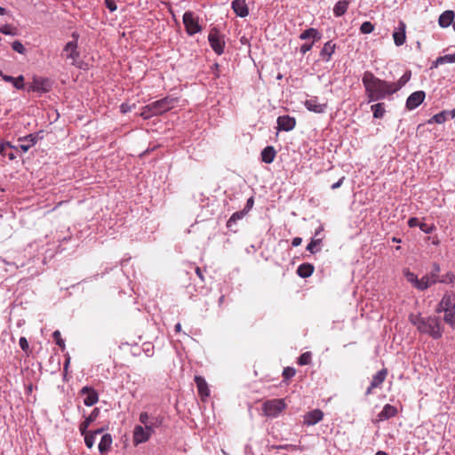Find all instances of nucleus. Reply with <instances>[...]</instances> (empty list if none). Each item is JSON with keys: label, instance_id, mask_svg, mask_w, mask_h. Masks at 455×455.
Here are the masks:
<instances>
[{"label": "nucleus", "instance_id": "obj_1", "mask_svg": "<svg viewBox=\"0 0 455 455\" xmlns=\"http://www.w3.org/2000/svg\"><path fill=\"white\" fill-rule=\"evenodd\" d=\"M362 82L369 102L379 100L395 93L391 83L375 76L371 71L363 73Z\"/></svg>", "mask_w": 455, "mask_h": 455}, {"label": "nucleus", "instance_id": "obj_2", "mask_svg": "<svg viewBox=\"0 0 455 455\" xmlns=\"http://www.w3.org/2000/svg\"><path fill=\"white\" fill-rule=\"evenodd\" d=\"M409 321L423 334H427L435 339L443 336V328L437 316L422 317L420 315L411 314Z\"/></svg>", "mask_w": 455, "mask_h": 455}, {"label": "nucleus", "instance_id": "obj_3", "mask_svg": "<svg viewBox=\"0 0 455 455\" xmlns=\"http://www.w3.org/2000/svg\"><path fill=\"white\" fill-rule=\"evenodd\" d=\"M286 404L283 399H271L263 403L262 410L267 417H277L284 409Z\"/></svg>", "mask_w": 455, "mask_h": 455}, {"label": "nucleus", "instance_id": "obj_4", "mask_svg": "<svg viewBox=\"0 0 455 455\" xmlns=\"http://www.w3.org/2000/svg\"><path fill=\"white\" fill-rule=\"evenodd\" d=\"M208 40L212 49L218 55H221L224 52L225 49V41L224 36L220 32V30L216 28H213L210 30Z\"/></svg>", "mask_w": 455, "mask_h": 455}, {"label": "nucleus", "instance_id": "obj_5", "mask_svg": "<svg viewBox=\"0 0 455 455\" xmlns=\"http://www.w3.org/2000/svg\"><path fill=\"white\" fill-rule=\"evenodd\" d=\"M72 37L74 38V40L67 43L64 46L62 51V56L65 57L67 60H70V63L72 65H75L80 56V53L77 50L78 35L76 33H73Z\"/></svg>", "mask_w": 455, "mask_h": 455}, {"label": "nucleus", "instance_id": "obj_6", "mask_svg": "<svg viewBox=\"0 0 455 455\" xmlns=\"http://www.w3.org/2000/svg\"><path fill=\"white\" fill-rule=\"evenodd\" d=\"M183 23L187 33L193 36L202 31V27L199 25L198 18L194 15L192 12H186L183 15Z\"/></svg>", "mask_w": 455, "mask_h": 455}, {"label": "nucleus", "instance_id": "obj_7", "mask_svg": "<svg viewBox=\"0 0 455 455\" xmlns=\"http://www.w3.org/2000/svg\"><path fill=\"white\" fill-rule=\"evenodd\" d=\"M175 102L176 99L165 97L164 99L150 103L151 108H153V114H156V116H159L171 110L174 107Z\"/></svg>", "mask_w": 455, "mask_h": 455}, {"label": "nucleus", "instance_id": "obj_8", "mask_svg": "<svg viewBox=\"0 0 455 455\" xmlns=\"http://www.w3.org/2000/svg\"><path fill=\"white\" fill-rule=\"evenodd\" d=\"M455 309V294L452 292H445L438 303L435 312L442 313L452 311Z\"/></svg>", "mask_w": 455, "mask_h": 455}, {"label": "nucleus", "instance_id": "obj_9", "mask_svg": "<svg viewBox=\"0 0 455 455\" xmlns=\"http://www.w3.org/2000/svg\"><path fill=\"white\" fill-rule=\"evenodd\" d=\"M394 43L396 46H402L406 42V24L400 20L398 27L393 33Z\"/></svg>", "mask_w": 455, "mask_h": 455}, {"label": "nucleus", "instance_id": "obj_10", "mask_svg": "<svg viewBox=\"0 0 455 455\" xmlns=\"http://www.w3.org/2000/svg\"><path fill=\"white\" fill-rule=\"evenodd\" d=\"M426 93L423 91H417L411 93L406 100V108L412 110L418 108L425 100Z\"/></svg>", "mask_w": 455, "mask_h": 455}, {"label": "nucleus", "instance_id": "obj_11", "mask_svg": "<svg viewBox=\"0 0 455 455\" xmlns=\"http://www.w3.org/2000/svg\"><path fill=\"white\" fill-rule=\"evenodd\" d=\"M387 375V369H382L379 371H378L373 377L372 380L371 382L370 387L366 389V395H369L372 393V390L374 388L379 387L382 383L385 381Z\"/></svg>", "mask_w": 455, "mask_h": 455}, {"label": "nucleus", "instance_id": "obj_12", "mask_svg": "<svg viewBox=\"0 0 455 455\" xmlns=\"http://www.w3.org/2000/svg\"><path fill=\"white\" fill-rule=\"evenodd\" d=\"M323 419V412L319 409H315L304 415V425L314 426Z\"/></svg>", "mask_w": 455, "mask_h": 455}, {"label": "nucleus", "instance_id": "obj_13", "mask_svg": "<svg viewBox=\"0 0 455 455\" xmlns=\"http://www.w3.org/2000/svg\"><path fill=\"white\" fill-rule=\"evenodd\" d=\"M278 129L285 132L291 131L296 125V120L290 116H282L277 118Z\"/></svg>", "mask_w": 455, "mask_h": 455}, {"label": "nucleus", "instance_id": "obj_14", "mask_svg": "<svg viewBox=\"0 0 455 455\" xmlns=\"http://www.w3.org/2000/svg\"><path fill=\"white\" fill-rule=\"evenodd\" d=\"M18 148H20L23 152H28L37 141V136L36 134H29L28 136L20 138L18 140Z\"/></svg>", "mask_w": 455, "mask_h": 455}, {"label": "nucleus", "instance_id": "obj_15", "mask_svg": "<svg viewBox=\"0 0 455 455\" xmlns=\"http://www.w3.org/2000/svg\"><path fill=\"white\" fill-rule=\"evenodd\" d=\"M148 434L146 433V429L140 425H138L133 429L132 442L134 445L146 443L149 440Z\"/></svg>", "mask_w": 455, "mask_h": 455}, {"label": "nucleus", "instance_id": "obj_16", "mask_svg": "<svg viewBox=\"0 0 455 455\" xmlns=\"http://www.w3.org/2000/svg\"><path fill=\"white\" fill-rule=\"evenodd\" d=\"M305 107L315 113H323L327 108L325 103H319L316 97H312L305 101Z\"/></svg>", "mask_w": 455, "mask_h": 455}, {"label": "nucleus", "instance_id": "obj_17", "mask_svg": "<svg viewBox=\"0 0 455 455\" xmlns=\"http://www.w3.org/2000/svg\"><path fill=\"white\" fill-rule=\"evenodd\" d=\"M81 393L83 395H85V397L84 399V403L86 406H92V405L95 404L99 400L98 394L92 387H84L81 390Z\"/></svg>", "mask_w": 455, "mask_h": 455}, {"label": "nucleus", "instance_id": "obj_18", "mask_svg": "<svg viewBox=\"0 0 455 455\" xmlns=\"http://www.w3.org/2000/svg\"><path fill=\"white\" fill-rule=\"evenodd\" d=\"M195 382L196 384L198 394L203 401L205 400L210 395V390L208 387V384L204 378L201 376L195 377Z\"/></svg>", "mask_w": 455, "mask_h": 455}, {"label": "nucleus", "instance_id": "obj_19", "mask_svg": "<svg viewBox=\"0 0 455 455\" xmlns=\"http://www.w3.org/2000/svg\"><path fill=\"white\" fill-rule=\"evenodd\" d=\"M232 9L237 16L242 18L249 14V9L245 0H234L232 2Z\"/></svg>", "mask_w": 455, "mask_h": 455}, {"label": "nucleus", "instance_id": "obj_20", "mask_svg": "<svg viewBox=\"0 0 455 455\" xmlns=\"http://www.w3.org/2000/svg\"><path fill=\"white\" fill-rule=\"evenodd\" d=\"M397 409L391 405V404H386L382 411L378 414V419L377 420L378 421H383V420H387V419H389L397 415Z\"/></svg>", "mask_w": 455, "mask_h": 455}, {"label": "nucleus", "instance_id": "obj_21", "mask_svg": "<svg viewBox=\"0 0 455 455\" xmlns=\"http://www.w3.org/2000/svg\"><path fill=\"white\" fill-rule=\"evenodd\" d=\"M30 88L33 92H45L50 90V82L44 78H34Z\"/></svg>", "mask_w": 455, "mask_h": 455}, {"label": "nucleus", "instance_id": "obj_22", "mask_svg": "<svg viewBox=\"0 0 455 455\" xmlns=\"http://www.w3.org/2000/svg\"><path fill=\"white\" fill-rule=\"evenodd\" d=\"M100 413V411L98 408H94L91 414L80 424L79 426V431L81 434H84L85 431H88V427L90 425L96 420Z\"/></svg>", "mask_w": 455, "mask_h": 455}, {"label": "nucleus", "instance_id": "obj_23", "mask_svg": "<svg viewBox=\"0 0 455 455\" xmlns=\"http://www.w3.org/2000/svg\"><path fill=\"white\" fill-rule=\"evenodd\" d=\"M438 283V277L435 276V274H433L432 272L430 274H427L424 275L420 281L419 285V290L424 291L427 290L431 285Z\"/></svg>", "mask_w": 455, "mask_h": 455}, {"label": "nucleus", "instance_id": "obj_24", "mask_svg": "<svg viewBox=\"0 0 455 455\" xmlns=\"http://www.w3.org/2000/svg\"><path fill=\"white\" fill-rule=\"evenodd\" d=\"M113 439L110 434H105L102 435L99 443V451L101 454L108 453L112 446Z\"/></svg>", "mask_w": 455, "mask_h": 455}, {"label": "nucleus", "instance_id": "obj_25", "mask_svg": "<svg viewBox=\"0 0 455 455\" xmlns=\"http://www.w3.org/2000/svg\"><path fill=\"white\" fill-rule=\"evenodd\" d=\"M455 17V13L453 11H445L443 12L438 19L439 26L442 28L449 27L453 21Z\"/></svg>", "mask_w": 455, "mask_h": 455}, {"label": "nucleus", "instance_id": "obj_26", "mask_svg": "<svg viewBox=\"0 0 455 455\" xmlns=\"http://www.w3.org/2000/svg\"><path fill=\"white\" fill-rule=\"evenodd\" d=\"M336 49V44L331 41H328L324 44L323 49L320 52V55L325 61H329L331 60V55L334 53Z\"/></svg>", "mask_w": 455, "mask_h": 455}, {"label": "nucleus", "instance_id": "obj_27", "mask_svg": "<svg viewBox=\"0 0 455 455\" xmlns=\"http://www.w3.org/2000/svg\"><path fill=\"white\" fill-rule=\"evenodd\" d=\"M276 156L274 147L267 146L261 151V160L266 164H271Z\"/></svg>", "mask_w": 455, "mask_h": 455}, {"label": "nucleus", "instance_id": "obj_28", "mask_svg": "<svg viewBox=\"0 0 455 455\" xmlns=\"http://www.w3.org/2000/svg\"><path fill=\"white\" fill-rule=\"evenodd\" d=\"M17 148L12 147L9 142L0 143V155L7 156L10 160H14L16 156L14 149Z\"/></svg>", "mask_w": 455, "mask_h": 455}, {"label": "nucleus", "instance_id": "obj_29", "mask_svg": "<svg viewBox=\"0 0 455 455\" xmlns=\"http://www.w3.org/2000/svg\"><path fill=\"white\" fill-rule=\"evenodd\" d=\"M149 419V414L146 411L141 412L140 414V422L144 425V429H146V433L148 434L149 437L154 434L155 429L157 428L156 427H153L148 424Z\"/></svg>", "mask_w": 455, "mask_h": 455}, {"label": "nucleus", "instance_id": "obj_30", "mask_svg": "<svg viewBox=\"0 0 455 455\" xmlns=\"http://www.w3.org/2000/svg\"><path fill=\"white\" fill-rule=\"evenodd\" d=\"M314 266L310 263H303L299 266L297 274L302 278L309 277L314 272Z\"/></svg>", "mask_w": 455, "mask_h": 455}, {"label": "nucleus", "instance_id": "obj_31", "mask_svg": "<svg viewBox=\"0 0 455 455\" xmlns=\"http://www.w3.org/2000/svg\"><path fill=\"white\" fill-rule=\"evenodd\" d=\"M348 5H349V2L347 0L339 1L333 8L334 15L336 17L342 16L347 11Z\"/></svg>", "mask_w": 455, "mask_h": 455}, {"label": "nucleus", "instance_id": "obj_32", "mask_svg": "<svg viewBox=\"0 0 455 455\" xmlns=\"http://www.w3.org/2000/svg\"><path fill=\"white\" fill-rule=\"evenodd\" d=\"M308 38H313L314 42H315V41L320 40L321 36L317 29L311 28L306 29L299 35V39H301V40H307Z\"/></svg>", "mask_w": 455, "mask_h": 455}, {"label": "nucleus", "instance_id": "obj_33", "mask_svg": "<svg viewBox=\"0 0 455 455\" xmlns=\"http://www.w3.org/2000/svg\"><path fill=\"white\" fill-rule=\"evenodd\" d=\"M3 80L8 83H12L16 89L24 88V76H20L18 77H12L11 76H3Z\"/></svg>", "mask_w": 455, "mask_h": 455}, {"label": "nucleus", "instance_id": "obj_34", "mask_svg": "<svg viewBox=\"0 0 455 455\" xmlns=\"http://www.w3.org/2000/svg\"><path fill=\"white\" fill-rule=\"evenodd\" d=\"M411 79V71L405 72L397 82L391 83L395 92L402 89Z\"/></svg>", "mask_w": 455, "mask_h": 455}, {"label": "nucleus", "instance_id": "obj_35", "mask_svg": "<svg viewBox=\"0 0 455 455\" xmlns=\"http://www.w3.org/2000/svg\"><path fill=\"white\" fill-rule=\"evenodd\" d=\"M248 213V210L243 209L239 212H235L232 214L229 220L227 222V227L231 228L233 223H235L237 220H242Z\"/></svg>", "mask_w": 455, "mask_h": 455}, {"label": "nucleus", "instance_id": "obj_36", "mask_svg": "<svg viewBox=\"0 0 455 455\" xmlns=\"http://www.w3.org/2000/svg\"><path fill=\"white\" fill-rule=\"evenodd\" d=\"M371 110L374 118H382L385 114V108L383 103H377L371 106Z\"/></svg>", "mask_w": 455, "mask_h": 455}, {"label": "nucleus", "instance_id": "obj_37", "mask_svg": "<svg viewBox=\"0 0 455 455\" xmlns=\"http://www.w3.org/2000/svg\"><path fill=\"white\" fill-rule=\"evenodd\" d=\"M443 321L455 330V309L444 312Z\"/></svg>", "mask_w": 455, "mask_h": 455}, {"label": "nucleus", "instance_id": "obj_38", "mask_svg": "<svg viewBox=\"0 0 455 455\" xmlns=\"http://www.w3.org/2000/svg\"><path fill=\"white\" fill-rule=\"evenodd\" d=\"M444 63H455V53L440 56L435 60V66L442 65Z\"/></svg>", "mask_w": 455, "mask_h": 455}, {"label": "nucleus", "instance_id": "obj_39", "mask_svg": "<svg viewBox=\"0 0 455 455\" xmlns=\"http://www.w3.org/2000/svg\"><path fill=\"white\" fill-rule=\"evenodd\" d=\"M84 437L85 445L92 449L95 443L96 436L92 433V431H85L84 434H81Z\"/></svg>", "mask_w": 455, "mask_h": 455}, {"label": "nucleus", "instance_id": "obj_40", "mask_svg": "<svg viewBox=\"0 0 455 455\" xmlns=\"http://www.w3.org/2000/svg\"><path fill=\"white\" fill-rule=\"evenodd\" d=\"M404 275L408 282L412 283L415 288L419 289L420 279H419L418 276L414 273H412L409 270H406V271H404Z\"/></svg>", "mask_w": 455, "mask_h": 455}, {"label": "nucleus", "instance_id": "obj_41", "mask_svg": "<svg viewBox=\"0 0 455 455\" xmlns=\"http://www.w3.org/2000/svg\"><path fill=\"white\" fill-rule=\"evenodd\" d=\"M164 418L162 415H157V416L149 415L148 424L153 427H160L164 423Z\"/></svg>", "mask_w": 455, "mask_h": 455}, {"label": "nucleus", "instance_id": "obj_42", "mask_svg": "<svg viewBox=\"0 0 455 455\" xmlns=\"http://www.w3.org/2000/svg\"><path fill=\"white\" fill-rule=\"evenodd\" d=\"M312 361V354L310 352H305L300 355L298 358V363L299 365H307Z\"/></svg>", "mask_w": 455, "mask_h": 455}, {"label": "nucleus", "instance_id": "obj_43", "mask_svg": "<svg viewBox=\"0 0 455 455\" xmlns=\"http://www.w3.org/2000/svg\"><path fill=\"white\" fill-rule=\"evenodd\" d=\"M155 116L156 114H153V108H151L150 104H148L147 106L142 108L140 116L143 117L144 119H149Z\"/></svg>", "mask_w": 455, "mask_h": 455}, {"label": "nucleus", "instance_id": "obj_44", "mask_svg": "<svg viewBox=\"0 0 455 455\" xmlns=\"http://www.w3.org/2000/svg\"><path fill=\"white\" fill-rule=\"evenodd\" d=\"M455 280V275L452 272H448L445 275H442L441 278H438V283H451Z\"/></svg>", "mask_w": 455, "mask_h": 455}, {"label": "nucleus", "instance_id": "obj_45", "mask_svg": "<svg viewBox=\"0 0 455 455\" xmlns=\"http://www.w3.org/2000/svg\"><path fill=\"white\" fill-rule=\"evenodd\" d=\"M374 30V25L370 21H364L360 27L362 34H370Z\"/></svg>", "mask_w": 455, "mask_h": 455}, {"label": "nucleus", "instance_id": "obj_46", "mask_svg": "<svg viewBox=\"0 0 455 455\" xmlns=\"http://www.w3.org/2000/svg\"><path fill=\"white\" fill-rule=\"evenodd\" d=\"M446 120L445 113L441 112L436 115H435L429 121V124L435 123V124H443Z\"/></svg>", "mask_w": 455, "mask_h": 455}, {"label": "nucleus", "instance_id": "obj_47", "mask_svg": "<svg viewBox=\"0 0 455 455\" xmlns=\"http://www.w3.org/2000/svg\"><path fill=\"white\" fill-rule=\"evenodd\" d=\"M52 337L54 339V340L56 341V344L62 349L64 350L65 349V342L63 340V339L61 338V334L60 332V331H55L53 333H52Z\"/></svg>", "mask_w": 455, "mask_h": 455}, {"label": "nucleus", "instance_id": "obj_48", "mask_svg": "<svg viewBox=\"0 0 455 455\" xmlns=\"http://www.w3.org/2000/svg\"><path fill=\"white\" fill-rule=\"evenodd\" d=\"M322 242V238H313L311 242L307 244V250L311 253H315V248Z\"/></svg>", "mask_w": 455, "mask_h": 455}, {"label": "nucleus", "instance_id": "obj_49", "mask_svg": "<svg viewBox=\"0 0 455 455\" xmlns=\"http://www.w3.org/2000/svg\"><path fill=\"white\" fill-rule=\"evenodd\" d=\"M295 374H296V370L292 367H286L283 371V377L285 379H289L294 377Z\"/></svg>", "mask_w": 455, "mask_h": 455}, {"label": "nucleus", "instance_id": "obj_50", "mask_svg": "<svg viewBox=\"0 0 455 455\" xmlns=\"http://www.w3.org/2000/svg\"><path fill=\"white\" fill-rule=\"evenodd\" d=\"M12 47L13 51H15L20 54H23L26 52L24 45L21 44V42H20L18 40L14 41L12 44Z\"/></svg>", "mask_w": 455, "mask_h": 455}, {"label": "nucleus", "instance_id": "obj_51", "mask_svg": "<svg viewBox=\"0 0 455 455\" xmlns=\"http://www.w3.org/2000/svg\"><path fill=\"white\" fill-rule=\"evenodd\" d=\"M15 28H13L11 25H4L0 28V32L4 35H15L16 32L14 31Z\"/></svg>", "mask_w": 455, "mask_h": 455}, {"label": "nucleus", "instance_id": "obj_52", "mask_svg": "<svg viewBox=\"0 0 455 455\" xmlns=\"http://www.w3.org/2000/svg\"><path fill=\"white\" fill-rule=\"evenodd\" d=\"M19 344H20V348L24 351V352H28V349H29V345H28V342L27 340V339L25 337H21L19 340Z\"/></svg>", "mask_w": 455, "mask_h": 455}, {"label": "nucleus", "instance_id": "obj_53", "mask_svg": "<svg viewBox=\"0 0 455 455\" xmlns=\"http://www.w3.org/2000/svg\"><path fill=\"white\" fill-rule=\"evenodd\" d=\"M419 228L426 234H430L435 229V227L433 225L429 226L426 223H420Z\"/></svg>", "mask_w": 455, "mask_h": 455}, {"label": "nucleus", "instance_id": "obj_54", "mask_svg": "<svg viewBox=\"0 0 455 455\" xmlns=\"http://www.w3.org/2000/svg\"><path fill=\"white\" fill-rule=\"evenodd\" d=\"M313 44H314V41L311 44H302L300 46V52L302 54L307 53V52H309L312 49Z\"/></svg>", "mask_w": 455, "mask_h": 455}, {"label": "nucleus", "instance_id": "obj_55", "mask_svg": "<svg viewBox=\"0 0 455 455\" xmlns=\"http://www.w3.org/2000/svg\"><path fill=\"white\" fill-rule=\"evenodd\" d=\"M419 224L420 223L419 221V219L416 218V217H412V218L409 219V220H408V226L410 228H414V227H417V226L419 227Z\"/></svg>", "mask_w": 455, "mask_h": 455}, {"label": "nucleus", "instance_id": "obj_56", "mask_svg": "<svg viewBox=\"0 0 455 455\" xmlns=\"http://www.w3.org/2000/svg\"><path fill=\"white\" fill-rule=\"evenodd\" d=\"M105 3L110 12H114L116 10L117 6L113 0H105Z\"/></svg>", "mask_w": 455, "mask_h": 455}, {"label": "nucleus", "instance_id": "obj_57", "mask_svg": "<svg viewBox=\"0 0 455 455\" xmlns=\"http://www.w3.org/2000/svg\"><path fill=\"white\" fill-rule=\"evenodd\" d=\"M344 180H345V177H341L336 183H333L331 187V189L339 188L342 185Z\"/></svg>", "mask_w": 455, "mask_h": 455}, {"label": "nucleus", "instance_id": "obj_58", "mask_svg": "<svg viewBox=\"0 0 455 455\" xmlns=\"http://www.w3.org/2000/svg\"><path fill=\"white\" fill-rule=\"evenodd\" d=\"M253 204H254V200L252 197H250L248 200H247V203H246V205H245V208L246 210H248V212L252 208L253 206Z\"/></svg>", "mask_w": 455, "mask_h": 455}, {"label": "nucleus", "instance_id": "obj_59", "mask_svg": "<svg viewBox=\"0 0 455 455\" xmlns=\"http://www.w3.org/2000/svg\"><path fill=\"white\" fill-rule=\"evenodd\" d=\"M301 243H302V239L300 237H295L291 241V244L294 247H297V246L300 245Z\"/></svg>", "mask_w": 455, "mask_h": 455}, {"label": "nucleus", "instance_id": "obj_60", "mask_svg": "<svg viewBox=\"0 0 455 455\" xmlns=\"http://www.w3.org/2000/svg\"><path fill=\"white\" fill-rule=\"evenodd\" d=\"M432 273H433V274H435V276H436V277H438V276H439V273H440V266H439L437 263H435V264H434Z\"/></svg>", "mask_w": 455, "mask_h": 455}, {"label": "nucleus", "instance_id": "obj_61", "mask_svg": "<svg viewBox=\"0 0 455 455\" xmlns=\"http://www.w3.org/2000/svg\"><path fill=\"white\" fill-rule=\"evenodd\" d=\"M195 271H196V275L204 282V276L203 275L201 268L199 267H196Z\"/></svg>", "mask_w": 455, "mask_h": 455}, {"label": "nucleus", "instance_id": "obj_62", "mask_svg": "<svg viewBox=\"0 0 455 455\" xmlns=\"http://www.w3.org/2000/svg\"><path fill=\"white\" fill-rule=\"evenodd\" d=\"M120 108L123 113H126L131 110V108L127 104H122Z\"/></svg>", "mask_w": 455, "mask_h": 455}, {"label": "nucleus", "instance_id": "obj_63", "mask_svg": "<svg viewBox=\"0 0 455 455\" xmlns=\"http://www.w3.org/2000/svg\"><path fill=\"white\" fill-rule=\"evenodd\" d=\"M70 363V358H67L64 363V371H67Z\"/></svg>", "mask_w": 455, "mask_h": 455}, {"label": "nucleus", "instance_id": "obj_64", "mask_svg": "<svg viewBox=\"0 0 455 455\" xmlns=\"http://www.w3.org/2000/svg\"><path fill=\"white\" fill-rule=\"evenodd\" d=\"M103 432V428H99L97 430L92 431V433L97 436L98 435L101 434Z\"/></svg>", "mask_w": 455, "mask_h": 455}]
</instances>
